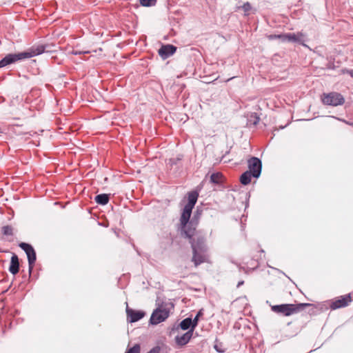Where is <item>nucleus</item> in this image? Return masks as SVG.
<instances>
[{
	"label": "nucleus",
	"mask_w": 353,
	"mask_h": 353,
	"mask_svg": "<svg viewBox=\"0 0 353 353\" xmlns=\"http://www.w3.org/2000/svg\"><path fill=\"white\" fill-rule=\"evenodd\" d=\"M192 250V261L196 267L208 261V248L205 236L199 231H195L190 238H187Z\"/></svg>",
	"instance_id": "1"
},
{
	"label": "nucleus",
	"mask_w": 353,
	"mask_h": 353,
	"mask_svg": "<svg viewBox=\"0 0 353 353\" xmlns=\"http://www.w3.org/2000/svg\"><path fill=\"white\" fill-rule=\"evenodd\" d=\"M48 47L49 45L40 44L33 46L26 51L8 54L0 60V68L14 63L19 61L32 58L40 55L43 52H48L49 50H47Z\"/></svg>",
	"instance_id": "2"
},
{
	"label": "nucleus",
	"mask_w": 353,
	"mask_h": 353,
	"mask_svg": "<svg viewBox=\"0 0 353 353\" xmlns=\"http://www.w3.org/2000/svg\"><path fill=\"white\" fill-rule=\"evenodd\" d=\"M202 210L199 208H196L192 219L183 225L182 222L180 221V225L178 231L183 238H190L192 234L196 230V227L199 223V219L201 215Z\"/></svg>",
	"instance_id": "3"
},
{
	"label": "nucleus",
	"mask_w": 353,
	"mask_h": 353,
	"mask_svg": "<svg viewBox=\"0 0 353 353\" xmlns=\"http://www.w3.org/2000/svg\"><path fill=\"white\" fill-rule=\"evenodd\" d=\"M311 305L312 304L310 303H305L298 304L283 303L272 305L271 306V310L276 314H281L283 316H288L293 314L298 313L299 312Z\"/></svg>",
	"instance_id": "4"
},
{
	"label": "nucleus",
	"mask_w": 353,
	"mask_h": 353,
	"mask_svg": "<svg viewBox=\"0 0 353 353\" xmlns=\"http://www.w3.org/2000/svg\"><path fill=\"white\" fill-rule=\"evenodd\" d=\"M199 197V193L194 190L188 194V203L184 206L181 214L180 221L184 225L191 217L192 209L194 208Z\"/></svg>",
	"instance_id": "5"
},
{
	"label": "nucleus",
	"mask_w": 353,
	"mask_h": 353,
	"mask_svg": "<svg viewBox=\"0 0 353 353\" xmlns=\"http://www.w3.org/2000/svg\"><path fill=\"white\" fill-rule=\"evenodd\" d=\"M321 101L326 105L338 106L345 103V99L341 94L331 92L329 93H323L321 95Z\"/></svg>",
	"instance_id": "6"
},
{
	"label": "nucleus",
	"mask_w": 353,
	"mask_h": 353,
	"mask_svg": "<svg viewBox=\"0 0 353 353\" xmlns=\"http://www.w3.org/2000/svg\"><path fill=\"white\" fill-rule=\"evenodd\" d=\"M19 247L21 248L26 254L28 261V268H29V274H30L37 260V254L36 252L33 248V246L28 243L21 242L19 244Z\"/></svg>",
	"instance_id": "7"
},
{
	"label": "nucleus",
	"mask_w": 353,
	"mask_h": 353,
	"mask_svg": "<svg viewBox=\"0 0 353 353\" xmlns=\"http://www.w3.org/2000/svg\"><path fill=\"white\" fill-rule=\"evenodd\" d=\"M19 247L21 248L26 254L28 261V268H29V274H30L37 260V254L36 252L33 248V246L28 243L21 242L19 244Z\"/></svg>",
	"instance_id": "8"
},
{
	"label": "nucleus",
	"mask_w": 353,
	"mask_h": 353,
	"mask_svg": "<svg viewBox=\"0 0 353 353\" xmlns=\"http://www.w3.org/2000/svg\"><path fill=\"white\" fill-rule=\"evenodd\" d=\"M169 315L170 311L168 309L159 306L152 312L150 319V323L151 325H157L166 320Z\"/></svg>",
	"instance_id": "9"
},
{
	"label": "nucleus",
	"mask_w": 353,
	"mask_h": 353,
	"mask_svg": "<svg viewBox=\"0 0 353 353\" xmlns=\"http://www.w3.org/2000/svg\"><path fill=\"white\" fill-rule=\"evenodd\" d=\"M248 172H252V177L258 179L262 170V161L261 160L255 157H252L248 160Z\"/></svg>",
	"instance_id": "10"
},
{
	"label": "nucleus",
	"mask_w": 353,
	"mask_h": 353,
	"mask_svg": "<svg viewBox=\"0 0 353 353\" xmlns=\"http://www.w3.org/2000/svg\"><path fill=\"white\" fill-rule=\"evenodd\" d=\"M127 320L129 323H135L143 319L145 312L142 310H135L128 307L126 308Z\"/></svg>",
	"instance_id": "11"
},
{
	"label": "nucleus",
	"mask_w": 353,
	"mask_h": 353,
	"mask_svg": "<svg viewBox=\"0 0 353 353\" xmlns=\"http://www.w3.org/2000/svg\"><path fill=\"white\" fill-rule=\"evenodd\" d=\"M352 299L350 294L342 296L334 301H332L330 304V307L332 310H336L341 307H344L351 302Z\"/></svg>",
	"instance_id": "12"
},
{
	"label": "nucleus",
	"mask_w": 353,
	"mask_h": 353,
	"mask_svg": "<svg viewBox=\"0 0 353 353\" xmlns=\"http://www.w3.org/2000/svg\"><path fill=\"white\" fill-rule=\"evenodd\" d=\"M176 51V47L172 44H165L162 45L161 47L159 49L158 53L159 55L163 59H166L172 54L175 53Z\"/></svg>",
	"instance_id": "13"
},
{
	"label": "nucleus",
	"mask_w": 353,
	"mask_h": 353,
	"mask_svg": "<svg viewBox=\"0 0 353 353\" xmlns=\"http://www.w3.org/2000/svg\"><path fill=\"white\" fill-rule=\"evenodd\" d=\"M285 42H292V43H297L299 44H301L303 46H306L305 44H304V40L303 39V34L301 32H298L297 34L295 33H285Z\"/></svg>",
	"instance_id": "14"
},
{
	"label": "nucleus",
	"mask_w": 353,
	"mask_h": 353,
	"mask_svg": "<svg viewBox=\"0 0 353 353\" xmlns=\"http://www.w3.org/2000/svg\"><path fill=\"white\" fill-rule=\"evenodd\" d=\"M194 330L190 329L188 330L185 333H184L181 336H176L175 337V341L177 345L179 346H183L186 345L190 340L191 339L192 334H193Z\"/></svg>",
	"instance_id": "15"
},
{
	"label": "nucleus",
	"mask_w": 353,
	"mask_h": 353,
	"mask_svg": "<svg viewBox=\"0 0 353 353\" xmlns=\"http://www.w3.org/2000/svg\"><path fill=\"white\" fill-rule=\"evenodd\" d=\"M19 257L17 254H13L11 257V259H10L9 271L12 274L16 275L19 272Z\"/></svg>",
	"instance_id": "16"
},
{
	"label": "nucleus",
	"mask_w": 353,
	"mask_h": 353,
	"mask_svg": "<svg viewBox=\"0 0 353 353\" xmlns=\"http://www.w3.org/2000/svg\"><path fill=\"white\" fill-rule=\"evenodd\" d=\"M95 202L101 205L108 204L110 201V194H97L94 198Z\"/></svg>",
	"instance_id": "17"
},
{
	"label": "nucleus",
	"mask_w": 353,
	"mask_h": 353,
	"mask_svg": "<svg viewBox=\"0 0 353 353\" xmlns=\"http://www.w3.org/2000/svg\"><path fill=\"white\" fill-rule=\"evenodd\" d=\"M192 325L193 323L192 319L190 317H187L181 321L178 327L183 330H189L192 329Z\"/></svg>",
	"instance_id": "18"
},
{
	"label": "nucleus",
	"mask_w": 353,
	"mask_h": 353,
	"mask_svg": "<svg viewBox=\"0 0 353 353\" xmlns=\"http://www.w3.org/2000/svg\"><path fill=\"white\" fill-rule=\"evenodd\" d=\"M223 177L221 172H214L211 174L210 181L216 185H221L223 183Z\"/></svg>",
	"instance_id": "19"
},
{
	"label": "nucleus",
	"mask_w": 353,
	"mask_h": 353,
	"mask_svg": "<svg viewBox=\"0 0 353 353\" xmlns=\"http://www.w3.org/2000/svg\"><path fill=\"white\" fill-rule=\"evenodd\" d=\"M252 172L248 170L244 172L240 176V182L244 185H247L250 183L251 178L252 177Z\"/></svg>",
	"instance_id": "20"
},
{
	"label": "nucleus",
	"mask_w": 353,
	"mask_h": 353,
	"mask_svg": "<svg viewBox=\"0 0 353 353\" xmlns=\"http://www.w3.org/2000/svg\"><path fill=\"white\" fill-rule=\"evenodd\" d=\"M203 315V309L202 308V309L199 310L197 312V314H196V316L194 318V319H192V323H193V325L192 327V329L194 330L196 328V327L198 325V323H199V318L201 316H202Z\"/></svg>",
	"instance_id": "21"
},
{
	"label": "nucleus",
	"mask_w": 353,
	"mask_h": 353,
	"mask_svg": "<svg viewBox=\"0 0 353 353\" xmlns=\"http://www.w3.org/2000/svg\"><path fill=\"white\" fill-rule=\"evenodd\" d=\"M214 350L219 353H223L225 352V348L223 347V343L219 342L217 339L215 340V344L214 345Z\"/></svg>",
	"instance_id": "22"
},
{
	"label": "nucleus",
	"mask_w": 353,
	"mask_h": 353,
	"mask_svg": "<svg viewBox=\"0 0 353 353\" xmlns=\"http://www.w3.org/2000/svg\"><path fill=\"white\" fill-rule=\"evenodd\" d=\"M140 352H141V345L139 343H136L132 347L128 348L125 353H140Z\"/></svg>",
	"instance_id": "23"
},
{
	"label": "nucleus",
	"mask_w": 353,
	"mask_h": 353,
	"mask_svg": "<svg viewBox=\"0 0 353 353\" xmlns=\"http://www.w3.org/2000/svg\"><path fill=\"white\" fill-rule=\"evenodd\" d=\"M157 0H139V3L144 7H152L156 5Z\"/></svg>",
	"instance_id": "24"
},
{
	"label": "nucleus",
	"mask_w": 353,
	"mask_h": 353,
	"mask_svg": "<svg viewBox=\"0 0 353 353\" xmlns=\"http://www.w3.org/2000/svg\"><path fill=\"white\" fill-rule=\"evenodd\" d=\"M2 233L5 236L13 235L12 228L10 225H5L2 227Z\"/></svg>",
	"instance_id": "25"
},
{
	"label": "nucleus",
	"mask_w": 353,
	"mask_h": 353,
	"mask_svg": "<svg viewBox=\"0 0 353 353\" xmlns=\"http://www.w3.org/2000/svg\"><path fill=\"white\" fill-rule=\"evenodd\" d=\"M285 34H270L268 36L269 40L280 39L281 41L285 42Z\"/></svg>",
	"instance_id": "26"
},
{
	"label": "nucleus",
	"mask_w": 353,
	"mask_h": 353,
	"mask_svg": "<svg viewBox=\"0 0 353 353\" xmlns=\"http://www.w3.org/2000/svg\"><path fill=\"white\" fill-rule=\"evenodd\" d=\"M182 159V156L180 155L177 157L176 158H172L169 160V164L171 166H173L174 165H176L179 161H180Z\"/></svg>",
	"instance_id": "27"
},
{
	"label": "nucleus",
	"mask_w": 353,
	"mask_h": 353,
	"mask_svg": "<svg viewBox=\"0 0 353 353\" xmlns=\"http://www.w3.org/2000/svg\"><path fill=\"white\" fill-rule=\"evenodd\" d=\"M244 12H249L252 9L251 4L249 2H245L241 6Z\"/></svg>",
	"instance_id": "28"
},
{
	"label": "nucleus",
	"mask_w": 353,
	"mask_h": 353,
	"mask_svg": "<svg viewBox=\"0 0 353 353\" xmlns=\"http://www.w3.org/2000/svg\"><path fill=\"white\" fill-rule=\"evenodd\" d=\"M161 351V348L159 346H155L152 347L149 352L147 353H159Z\"/></svg>",
	"instance_id": "29"
},
{
	"label": "nucleus",
	"mask_w": 353,
	"mask_h": 353,
	"mask_svg": "<svg viewBox=\"0 0 353 353\" xmlns=\"http://www.w3.org/2000/svg\"><path fill=\"white\" fill-rule=\"evenodd\" d=\"M252 117H254V121L252 122L253 125H256L260 120L259 117H258L257 114L256 113H254V115H252Z\"/></svg>",
	"instance_id": "30"
},
{
	"label": "nucleus",
	"mask_w": 353,
	"mask_h": 353,
	"mask_svg": "<svg viewBox=\"0 0 353 353\" xmlns=\"http://www.w3.org/2000/svg\"><path fill=\"white\" fill-rule=\"evenodd\" d=\"M343 73L348 74L351 77H353V69H344L343 70Z\"/></svg>",
	"instance_id": "31"
},
{
	"label": "nucleus",
	"mask_w": 353,
	"mask_h": 353,
	"mask_svg": "<svg viewBox=\"0 0 353 353\" xmlns=\"http://www.w3.org/2000/svg\"><path fill=\"white\" fill-rule=\"evenodd\" d=\"M72 53L73 54H74V55H78V54H82L83 52H81V51H78V50H73V51L72 52Z\"/></svg>",
	"instance_id": "32"
},
{
	"label": "nucleus",
	"mask_w": 353,
	"mask_h": 353,
	"mask_svg": "<svg viewBox=\"0 0 353 353\" xmlns=\"http://www.w3.org/2000/svg\"><path fill=\"white\" fill-rule=\"evenodd\" d=\"M243 283H244V281H239V283H237L236 287H237V288H240L242 285H243Z\"/></svg>",
	"instance_id": "33"
},
{
	"label": "nucleus",
	"mask_w": 353,
	"mask_h": 353,
	"mask_svg": "<svg viewBox=\"0 0 353 353\" xmlns=\"http://www.w3.org/2000/svg\"><path fill=\"white\" fill-rule=\"evenodd\" d=\"M8 289H6V290H5L4 291H3V292H2V293H6V292H8Z\"/></svg>",
	"instance_id": "34"
},
{
	"label": "nucleus",
	"mask_w": 353,
	"mask_h": 353,
	"mask_svg": "<svg viewBox=\"0 0 353 353\" xmlns=\"http://www.w3.org/2000/svg\"><path fill=\"white\" fill-rule=\"evenodd\" d=\"M234 77H230V79H228L227 81H230V79H232Z\"/></svg>",
	"instance_id": "35"
}]
</instances>
